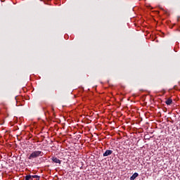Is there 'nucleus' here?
<instances>
[{
    "mask_svg": "<svg viewBox=\"0 0 180 180\" xmlns=\"http://www.w3.org/2000/svg\"><path fill=\"white\" fill-rule=\"evenodd\" d=\"M51 160L53 162H56V164H61V160L56 157H53Z\"/></svg>",
    "mask_w": 180,
    "mask_h": 180,
    "instance_id": "nucleus-3",
    "label": "nucleus"
},
{
    "mask_svg": "<svg viewBox=\"0 0 180 180\" xmlns=\"http://www.w3.org/2000/svg\"><path fill=\"white\" fill-rule=\"evenodd\" d=\"M137 176H139V173L135 172V173L130 177V180H134V179H136V178H137Z\"/></svg>",
    "mask_w": 180,
    "mask_h": 180,
    "instance_id": "nucleus-4",
    "label": "nucleus"
},
{
    "mask_svg": "<svg viewBox=\"0 0 180 180\" xmlns=\"http://www.w3.org/2000/svg\"><path fill=\"white\" fill-rule=\"evenodd\" d=\"M25 180H33L32 175H27L25 176Z\"/></svg>",
    "mask_w": 180,
    "mask_h": 180,
    "instance_id": "nucleus-6",
    "label": "nucleus"
},
{
    "mask_svg": "<svg viewBox=\"0 0 180 180\" xmlns=\"http://www.w3.org/2000/svg\"><path fill=\"white\" fill-rule=\"evenodd\" d=\"M166 105H171L172 103V99L169 98L165 101Z\"/></svg>",
    "mask_w": 180,
    "mask_h": 180,
    "instance_id": "nucleus-5",
    "label": "nucleus"
},
{
    "mask_svg": "<svg viewBox=\"0 0 180 180\" xmlns=\"http://www.w3.org/2000/svg\"><path fill=\"white\" fill-rule=\"evenodd\" d=\"M32 178H35L37 180H40V176H38V175H33V176H31Z\"/></svg>",
    "mask_w": 180,
    "mask_h": 180,
    "instance_id": "nucleus-7",
    "label": "nucleus"
},
{
    "mask_svg": "<svg viewBox=\"0 0 180 180\" xmlns=\"http://www.w3.org/2000/svg\"><path fill=\"white\" fill-rule=\"evenodd\" d=\"M37 157H43V152L40 150H35L30 154L28 158L30 160H33L34 158H37Z\"/></svg>",
    "mask_w": 180,
    "mask_h": 180,
    "instance_id": "nucleus-1",
    "label": "nucleus"
},
{
    "mask_svg": "<svg viewBox=\"0 0 180 180\" xmlns=\"http://www.w3.org/2000/svg\"><path fill=\"white\" fill-rule=\"evenodd\" d=\"M113 153V150H107L103 154V157H108L109 155H111V154Z\"/></svg>",
    "mask_w": 180,
    "mask_h": 180,
    "instance_id": "nucleus-2",
    "label": "nucleus"
}]
</instances>
